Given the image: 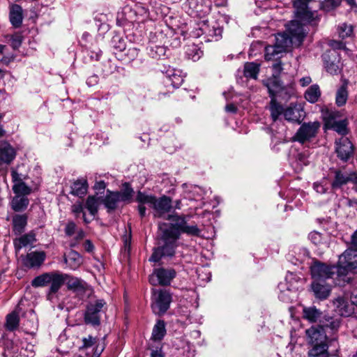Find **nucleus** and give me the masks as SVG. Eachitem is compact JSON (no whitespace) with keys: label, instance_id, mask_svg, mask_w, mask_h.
Segmentation results:
<instances>
[{"label":"nucleus","instance_id":"5","mask_svg":"<svg viewBox=\"0 0 357 357\" xmlns=\"http://www.w3.org/2000/svg\"><path fill=\"white\" fill-rule=\"evenodd\" d=\"M187 216L178 215V214L168 215L167 219L171 220L172 222L168 227L162 229V226L160 229L162 231L173 230L178 233V239L181 233L186 234L189 236H199L201 230L198 228L197 225H188L187 223Z\"/></svg>","mask_w":357,"mask_h":357},{"label":"nucleus","instance_id":"24","mask_svg":"<svg viewBox=\"0 0 357 357\" xmlns=\"http://www.w3.org/2000/svg\"><path fill=\"white\" fill-rule=\"evenodd\" d=\"M100 202L103 204L107 208V212H111L116 209L118 204L121 202L118 191L107 190L106 195L100 198Z\"/></svg>","mask_w":357,"mask_h":357},{"label":"nucleus","instance_id":"19","mask_svg":"<svg viewBox=\"0 0 357 357\" xmlns=\"http://www.w3.org/2000/svg\"><path fill=\"white\" fill-rule=\"evenodd\" d=\"M164 83L167 87L172 86L174 89L178 88L183 82V76L179 70L169 67L165 71Z\"/></svg>","mask_w":357,"mask_h":357},{"label":"nucleus","instance_id":"6","mask_svg":"<svg viewBox=\"0 0 357 357\" xmlns=\"http://www.w3.org/2000/svg\"><path fill=\"white\" fill-rule=\"evenodd\" d=\"M105 336L102 338L89 335L82 338L79 352L90 357H100L105 349Z\"/></svg>","mask_w":357,"mask_h":357},{"label":"nucleus","instance_id":"28","mask_svg":"<svg viewBox=\"0 0 357 357\" xmlns=\"http://www.w3.org/2000/svg\"><path fill=\"white\" fill-rule=\"evenodd\" d=\"M36 241V234L33 231L20 236L13 241L16 252L20 251L22 248L31 245Z\"/></svg>","mask_w":357,"mask_h":357},{"label":"nucleus","instance_id":"23","mask_svg":"<svg viewBox=\"0 0 357 357\" xmlns=\"http://www.w3.org/2000/svg\"><path fill=\"white\" fill-rule=\"evenodd\" d=\"M312 290L316 298L320 300L326 299L331 291V285L325 281L314 280L311 284Z\"/></svg>","mask_w":357,"mask_h":357},{"label":"nucleus","instance_id":"44","mask_svg":"<svg viewBox=\"0 0 357 357\" xmlns=\"http://www.w3.org/2000/svg\"><path fill=\"white\" fill-rule=\"evenodd\" d=\"M284 117L288 121L300 123L301 116L298 109L289 107L284 109Z\"/></svg>","mask_w":357,"mask_h":357},{"label":"nucleus","instance_id":"25","mask_svg":"<svg viewBox=\"0 0 357 357\" xmlns=\"http://www.w3.org/2000/svg\"><path fill=\"white\" fill-rule=\"evenodd\" d=\"M23 10L18 4L12 3L9 6V20L13 26L19 28L23 21Z\"/></svg>","mask_w":357,"mask_h":357},{"label":"nucleus","instance_id":"22","mask_svg":"<svg viewBox=\"0 0 357 357\" xmlns=\"http://www.w3.org/2000/svg\"><path fill=\"white\" fill-rule=\"evenodd\" d=\"M23 265L29 268L40 266L45 259L44 252H31L25 256H21Z\"/></svg>","mask_w":357,"mask_h":357},{"label":"nucleus","instance_id":"40","mask_svg":"<svg viewBox=\"0 0 357 357\" xmlns=\"http://www.w3.org/2000/svg\"><path fill=\"white\" fill-rule=\"evenodd\" d=\"M321 96V91L317 84L310 86L305 93V98L311 103L318 101Z\"/></svg>","mask_w":357,"mask_h":357},{"label":"nucleus","instance_id":"29","mask_svg":"<svg viewBox=\"0 0 357 357\" xmlns=\"http://www.w3.org/2000/svg\"><path fill=\"white\" fill-rule=\"evenodd\" d=\"M88 188L89 185L86 178H78L73 183L70 187V194L82 197L87 193Z\"/></svg>","mask_w":357,"mask_h":357},{"label":"nucleus","instance_id":"11","mask_svg":"<svg viewBox=\"0 0 357 357\" xmlns=\"http://www.w3.org/2000/svg\"><path fill=\"white\" fill-rule=\"evenodd\" d=\"M311 275L314 280L326 281L337 273V265H327L319 261H315L310 266Z\"/></svg>","mask_w":357,"mask_h":357},{"label":"nucleus","instance_id":"20","mask_svg":"<svg viewBox=\"0 0 357 357\" xmlns=\"http://www.w3.org/2000/svg\"><path fill=\"white\" fill-rule=\"evenodd\" d=\"M296 20L291 21L287 25V31L288 35L292 38V40H296L298 42H302L303 38L305 36V32L303 29V24H310L308 22H304L301 21L296 17Z\"/></svg>","mask_w":357,"mask_h":357},{"label":"nucleus","instance_id":"43","mask_svg":"<svg viewBox=\"0 0 357 357\" xmlns=\"http://www.w3.org/2000/svg\"><path fill=\"white\" fill-rule=\"evenodd\" d=\"M282 53L283 52L278 49L275 45L266 46L265 48V59L266 61L277 60Z\"/></svg>","mask_w":357,"mask_h":357},{"label":"nucleus","instance_id":"21","mask_svg":"<svg viewBox=\"0 0 357 357\" xmlns=\"http://www.w3.org/2000/svg\"><path fill=\"white\" fill-rule=\"evenodd\" d=\"M66 284L67 289L78 296L84 294L88 289V284L81 278L73 277L68 274Z\"/></svg>","mask_w":357,"mask_h":357},{"label":"nucleus","instance_id":"7","mask_svg":"<svg viewBox=\"0 0 357 357\" xmlns=\"http://www.w3.org/2000/svg\"><path fill=\"white\" fill-rule=\"evenodd\" d=\"M312 0H294L293 6L295 9V15L298 20L304 22L310 23L311 25L317 24L319 18L317 12L310 11L308 4Z\"/></svg>","mask_w":357,"mask_h":357},{"label":"nucleus","instance_id":"9","mask_svg":"<svg viewBox=\"0 0 357 357\" xmlns=\"http://www.w3.org/2000/svg\"><path fill=\"white\" fill-rule=\"evenodd\" d=\"M340 116V112L329 109L323 111L325 126L342 135H345L347 134V121L345 119H339Z\"/></svg>","mask_w":357,"mask_h":357},{"label":"nucleus","instance_id":"17","mask_svg":"<svg viewBox=\"0 0 357 357\" xmlns=\"http://www.w3.org/2000/svg\"><path fill=\"white\" fill-rule=\"evenodd\" d=\"M154 277L157 278V282L162 286H167L170 284L171 281L176 277V271L173 268H160L155 269L150 281L153 284L154 282Z\"/></svg>","mask_w":357,"mask_h":357},{"label":"nucleus","instance_id":"48","mask_svg":"<svg viewBox=\"0 0 357 357\" xmlns=\"http://www.w3.org/2000/svg\"><path fill=\"white\" fill-rule=\"evenodd\" d=\"M342 0H324L320 3V8L325 12H330L341 4Z\"/></svg>","mask_w":357,"mask_h":357},{"label":"nucleus","instance_id":"42","mask_svg":"<svg viewBox=\"0 0 357 357\" xmlns=\"http://www.w3.org/2000/svg\"><path fill=\"white\" fill-rule=\"evenodd\" d=\"M259 72V65L251 62L246 63L244 66V75L246 77H250L252 79H257V75Z\"/></svg>","mask_w":357,"mask_h":357},{"label":"nucleus","instance_id":"49","mask_svg":"<svg viewBox=\"0 0 357 357\" xmlns=\"http://www.w3.org/2000/svg\"><path fill=\"white\" fill-rule=\"evenodd\" d=\"M285 281L289 284L287 287V290L288 291H294L298 289L296 284L299 282V278H296V275L294 273H288L285 277Z\"/></svg>","mask_w":357,"mask_h":357},{"label":"nucleus","instance_id":"55","mask_svg":"<svg viewBox=\"0 0 357 357\" xmlns=\"http://www.w3.org/2000/svg\"><path fill=\"white\" fill-rule=\"evenodd\" d=\"M107 184L104 181H96L94 184L93 188L96 190V195L98 197L105 192Z\"/></svg>","mask_w":357,"mask_h":357},{"label":"nucleus","instance_id":"14","mask_svg":"<svg viewBox=\"0 0 357 357\" xmlns=\"http://www.w3.org/2000/svg\"><path fill=\"white\" fill-rule=\"evenodd\" d=\"M51 278L49 281L50 288L47 292L48 300L52 301L56 293L59 291L61 287L66 284L68 274L56 271L51 272Z\"/></svg>","mask_w":357,"mask_h":357},{"label":"nucleus","instance_id":"59","mask_svg":"<svg viewBox=\"0 0 357 357\" xmlns=\"http://www.w3.org/2000/svg\"><path fill=\"white\" fill-rule=\"evenodd\" d=\"M76 225L73 221H68L65 227L64 232L66 236H71L75 233Z\"/></svg>","mask_w":357,"mask_h":357},{"label":"nucleus","instance_id":"56","mask_svg":"<svg viewBox=\"0 0 357 357\" xmlns=\"http://www.w3.org/2000/svg\"><path fill=\"white\" fill-rule=\"evenodd\" d=\"M309 238L315 245L320 244L323 241L322 234L315 231L309 234Z\"/></svg>","mask_w":357,"mask_h":357},{"label":"nucleus","instance_id":"15","mask_svg":"<svg viewBox=\"0 0 357 357\" xmlns=\"http://www.w3.org/2000/svg\"><path fill=\"white\" fill-rule=\"evenodd\" d=\"M335 151L342 161H347L354 153V146L347 137H342L335 142Z\"/></svg>","mask_w":357,"mask_h":357},{"label":"nucleus","instance_id":"51","mask_svg":"<svg viewBox=\"0 0 357 357\" xmlns=\"http://www.w3.org/2000/svg\"><path fill=\"white\" fill-rule=\"evenodd\" d=\"M202 52L195 45L188 47L186 50V55L188 59L197 61L201 57Z\"/></svg>","mask_w":357,"mask_h":357},{"label":"nucleus","instance_id":"16","mask_svg":"<svg viewBox=\"0 0 357 357\" xmlns=\"http://www.w3.org/2000/svg\"><path fill=\"white\" fill-rule=\"evenodd\" d=\"M16 150L6 141L0 142V169L10 165L16 157Z\"/></svg>","mask_w":357,"mask_h":357},{"label":"nucleus","instance_id":"39","mask_svg":"<svg viewBox=\"0 0 357 357\" xmlns=\"http://www.w3.org/2000/svg\"><path fill=\"white\" fill-rule=\"evenodd\" d=\"M165 334V323L163 320H158L153 326L152 339L155 341H160L164 337Z\"/></svg>","mask_w":357,"mask_h":357},{"label":"nucleus","instance_id":"35","mask_svg":"<svg viewBox=\"0 0 357 357\" xmlns=\"http://www.w3.org/2000/svg\"><path fill=\"white\" fill-rule=\"evenodd\" d=\"M293 40L288 35L287 33H279L275 36V45L278 49L281 50L283 52H286L287 49L292 45Z\"/></svg>","mask_w":357,"mask_h":357},{"label":"nucleus","instance_id":"41","mask_svg":"<svg viewBox=\"0 0 357 357\" xmlns=\"http://www.w3.org/2000/svg\"><path fill=\"white\" fill-rule=\"evenodd\" d=\"M118 194L121 202H130L133 197L134 190L129 183H124L122 190L118 191Z\"/></svg>","mask_w":357,"mask_h":357},{"label":"nucleus","instance_id":"58","mask_svg":"<svg viewBox=\"0 0 357 357\" xmlns=\"http://www.w3.org/2000/svg\"><path fill=\"white\" fill-rule=\"evenodd\" d=\"M189 6L194 10L196 13H200L204 12L203 5L199 4L198 0H188Z\"/></svg>","mask_w":357,"mask_h":357},{"label":"nucleus","instance_id":"18","mask_svg":"<svg viewBox=\"0 0 357 357\" xmlns=\"http://www.w3.org/2000/svg\"><path fill=\"white\" fill-rule=\"evenodd\" d=\"M333 173L334 178L331 183V186L334 191L342 188V186L357 178L356 174L352 175L347 172H342L339 169L334 170Z\"/></svg>","mask_w":357,"mask_h":357},{"label":"nucleus","instance_id":"27","mask_svg":"<svg viewBox=\"0 0 357 357\" xmlns=\"http://www.w3.org/2000/svg\"><path fill=\"white\" fill-rule=\"evenodd\" d=\"M264 84L267 87L271 98H275L276 95L284 89L283 84L278 77L271 76L264 81Z\"/></svg>","mask_w":357,"mask_h":357},{"label":"nucleus","instance_id":"36","mask_svg":"<svg viewBox=\"0 0 357 357\" xmlns=\"http://www.w3.org/2000/svg\"><path fill=\"white\" fill-rule=\"evenodd\" d=\"M268 109L271 112V117L273 122H276L279 120L282 114L284 115V109L282 105L276 100L275 97L271 98Z\"/></svg>","mask_w":357,"mask_h":357},{"label":"nucleus","instance_id":"2","mask_svg":"<svg viewBox=\"0 0 357 357\" xmlns=\"http://www.w3.org/2000/svg\"><path fill=\"white\" fill-rule=\"evenodd\" d=\"M356 268H357V250L349 248L339 256L335 284L339 286L349 284L351 282V278L348 276V273Z\"/></svg>","mask_w":357,"mask_h":357},{"label":"nucleus","instance_id":"30","mask_svg":"<svg viewBox=\"0 0 357 357\" xmlns=\"http://www.w3.org/2000/svg\"><path fill=\"white\" fill-rule=\"evenodd\" d=\"M334 305L342 317H349L354 312L353 304H349L343 297H337L334 301Z\"/></svg>","mask_w":357,"mask_h":357},{"label":"nucleus","instance_id":"46","mask_svg":"<svg viewBox=\"0 0 357 357\" xmlns=\"http://www.w3.org/2000/svg\"><path fill=\"white\" fill-rule=\"evenodd\" d=\"M50 277L51 272L43 273L33 278L31 281V285L33 287H45L49 284Z\"/></svg>","mask_w":357,"mask_h":357},{"label":"nucleus","instance_id":"37","mask_svg":"<svg viewBox=\"0 0 357 357\" xmlns=\"http://www.w3.org/2000/svg\"><path fill=\"white\" fill-rule=\"evenodd\" d=\"M101 197L96 195H89L85 202L84 207L89 211L91 215H96L98 211L99 203L100 202Z\"/></svg>","mask_w":357,"mask_h":357},{"label":"nucleus","instance_id":"52","mask_svg":"<svg viewBox=\"0 0 357 357\" xmlns=\"http://www.w3.org/2000/svg\"><path fill=\"white\" fill-rule=\"evenodd\" d=\"M150 55L153 57V58H155V59H158V58H160L162 56H164L165 54V48L162 46H158V45H155V46H151L150 47Z\"/></svg>","mask_w":357,"mask_h":357},{"label":"nucleus","instance_id":"60","mask_svg":"<svg viewBox=\"0 0 357 357\" xmlns=\"http://www.w3.org/2000/svg\"><path fill=\"white\" fill-rule=\"evenodd\" d=\"M72 212L76 215L78 216L80 213H85L84 211V206L82 202H78L74 204L72 206Z\"/></svg>","mask_w":357,"mask_h":357},{"label":"nucleus","instance_id":"63","mask_svg":"<svg viewBox=\"0 0 357 357\" xmlns=\"http://www.w3.org/2000/svg\"><path fill=\"white\" fill-rule=\"evenodd\" d=\"M139 205L137 206V209L139 213V215L142 218L145 217L146 215V207L144 206V204H146V203L144 202H138Z\"/></svg>","mask_w":357,"mask_h":357},{"label":"nucleus","instance_id":"1","mask_svg":"<svg viewBox=\"0 0 357 357\" xmlns=\"http://www.w3.org/2000/svg\"><path fill=\"white\" fill-rule=\"evenodd\" d=\"M306 342L310 347L309 357H329V338L321 326H311L305 330Z\"/></svg>","mask_w":357,"mask_h":357},{"label":"nucleus","instance_id":"47","mask_svg":"<svg viewBox=\"0 0 357 357\" xmlns=\"http://www.w3.org/2000/svg\"><path fill=\"white\" fill-rule=\"evenodd\" d=\"M20 322V318L16 312H12L6 317V327L8 331L15 330Z\"/></svg>","mask_w":357,"mask_h":357},{"label":"nucleus","instance_id":"50","mask_svg":"<svg viewBox=\"0 0 357 357\" xmlns=\"http://www.w3.org/2000/svg\"><path fill=\"white\" fill-rule=\"evenodd\" d=\"M353 33V26L346 23L341 24L338 26V33L340 37L345 38L351 36Z\"/></svg>","mask_w":357,"mask_h":357},{"label":"nucleus","instance_id":"32","mask_svg":"<svg viewBox=\"0 0 357 357\" xmlns=\"http://www.w3.org/2000/svg\"><path fill=\"white\" fill-rule=\"evenodd\" d=\"M27 225V215H15L13 217V231L15 235H20Z\"/></svg>","mask_w":357,"mask_h":357},{"label":"nucleus","instance_id":"33","mask_svg":"<svg viewBox=\"0 0 357 357\" xmlns=\"http://www.w3.org/2000/svg\"><path fill=\"white\" fill-rule=\"evenodd\" d=\"M29 200L26 196L15 195L10 202L12 209L15 212H21L26 209Z\"/></svg>","mask_w":357,"mask_h":357},{"label":"nucleus","instance_id":"61","mask_svg":"<svg viewBox=\"0 0 357 357\" xmlns=\"http://www.w3.org/2000/svg\"><path fill=\"white\" fill-rule=\"evenodd\" d=\"M324 181L320 183H314L313 185L314 189L320 194H324L327 192L328 187L326 186V183H324Z\"/></svg>","mask_w":357,"mask_h":357},{"label":"nucleus","instance_id":"12","mask_svg":"<svg viewBox=\"0 0 357 357\" xmlns=\"http://www.w3.org/2000/svg\"><path fill=\"white\" fill-rule=\"evenodd\" d=\"M324 66L326 70L331 75H337L341 73L342 63L339 54L335 50H329L322 55Z\"/></svg>","mask_w":357,"mask_h":357},{"label":"nucleus","instance_id":"53","mask_svg":"<svg viewBox=\"0 0 357 357\" xmlns=\"http://www.w3.org/2000/svg\"><path fill=\"white\" fill-rule=\"evenodd\" d=\"M11 177H12V181L13 182V183L16 184V183L24 181V180L26 179L27 176L26 174L19 173L17 171V169L12 168L11 169Z\"/></svg>","mask_w":357,"mask_h":357},{"label":"nucleus","instance_id":"38","mask_svg":"<svg viewBox=\"0 0 357 357\" xmlns=\"http://www.w3.org/2000/svg\"><path fill=\"white\" fill-rule=\"evenodd\" d=\"M340 326V321L339 319L324 314L321 324L317 326H321L325 331L324 328H330L331 331H337Z\"/></svg>","mask_w":357,"mask_h":357},{"label":"nucleus","instance_id":"62","mask_svg":"<svg viewBox=\"0 0 357 357\" xmlns=\"http://www.w3.org/2000/svg\"><path fill=\"white\" fill-rule=\"evenodd\" d=\"M150 357H165V353L161 347L157 348L151 351Z\"/></svg>","mask_w":357,"mask_h":357},{"label":"nucleus","instance_id":"64","mask_svg":"<svg viewBox=\"0 0 357 357\" xmlns=\"http://www.w3.org/2000/svg\"><path fill=\"white\" fill-rule=\"evenodd\" d=\"M351 248L357 250V230L351 236Z\"/></svg>","mask_w":357,"mask_h":357},{"label":"nucleus","instance_id":"3","mask_svg":"<svg viewBox=\"0 0 357 357\" xmlns=\"http://www.w3.org/2000/svg\"><path fill=\"white\" fill-rule=\"evenodd\" d=\"M161 240L163 245L153 249L149 261L158 262L164 257H171L174 255L177 247L178 233L173 230L162 231Z\"/></svg>","mask_w":357,"mask_h":357},{"label":"nucleus","instance_id":"10","mask_svg":"<svg viewBox=\"0 0 357 357\" xmlns=\"http://www.w3.org/2000/svg\"><path fill=\"white\" fill-rule=\"evenodd\" d=\"M171 294L165 289L154 290L152 296L151 308L155 314H165L172 302Z\"/></svg>","mask_w":357,"mask_h":357},{"label":"nucleus","instance_id":"26","mask_svg":"<svg viewBox=\"0 0 357 357\" xmlns=\"http://www.w3.org/2000/svg\"><path fill=\"white\" fill-rule=\"evenodd\" d=\"M303 318L310 323L319 322L322 320L324 314L315 306L303 307L302 312Z\"/></svg>","mask_w":357,"mask_h":357},{"label":"nucleus","instance_id":"13","mask_svg":"<svg viewBox=\"0 0 357 357\" xmlns=\"http://www.w3.org/2000/svg\"><path fill=\"white\" fill-rule=\"evenodd\" d=\"M320 128L318 121L303 123L295 135V139L302 144L314 137Z\"/></svg>","mask_w":357,"mask_h":357},{"label":"nucleus","instance_id":"31","mask_svg":"<svg viewBox=\"0 0 357 357\" xmlns=\"http://www.w3.org/2000/svg\"><path fill=\"white\" fill-rule=\"evenodd\" d=\"M64 261L72 270L77 269L83 262L82 256L75 250H70L65 257Z\"/></svg>","mask_w":357,"mask_h":357},{"label":"nucleus","instance_id":"8","mask_svg":"<svg viewBox=\"0 0 357 357\" xmlns=\"http://www.w3.org/2000/svg\"><path fill=\"white\" fill-rule=\"evenodd\" d=\"M106 302L103 299H98L89 303L84 312V320L86 324L98 326L100 324L102 314L104 313L103 307Z\"/></svg>","mask_w":357,"mask_h":357},{"label":"nucleus","instance_id":"4","mask_svg":"<svg viewBox=\"0 0 357 357\" xmlns=\"http://www.w3.org/2000/svg\"><path fill=\"white\" fill-rule=\"evenodd\" d=\"M136 201L149 204L154 211L153 215L158 218L162 217L169 213L172 208V199L165 195L157 198L155 196L138 191Z\"/></svg>","mask_w":357,"mask_h":357},{"label":"nucleus","instance_id":"45","mask_svg":"<svg viewBox=\"0 0 357 357\" xmlns=\"http://www.w3.org/2000/svg\"><path fill=\"white\" fill-rule=\"evenodd\" d=\"M13 191L15 195L26 196L32 192V188L27 185L24 181L20 182L13 185Z\"/></svg>","mask_w":357,"mask_h":357},{"label":"nucleus","instance_id":"54","mask_svg":"<svg viewBox=\"0 0 357 357\" xmlns=\"http://www.w3.org/2000/svg\"><path fill=\"white\" fill-rule=\"evenodd\" d=\"M23 37L20 33H15L11 36L10 43L13 49L19 48L22 43Z\"/></svg>","mask_w":357,"mask_h":357},{"label":"nucleus","instance_id":"57","mask_svg":"<svg viewBox=\"0 0 357 357\" xmlns=\"http://www.w3.org/2000/svg\"><path fill=\"white\" fill-rule=\"evenodd\" d=\"M282 66L283 64L280 61H276L272 66V76L280 77V75L283 70Z\"/></svg>","mask_w":357,"mask_h":357},{"label":"nucleus","instance_id":"34","mask_svg":"<svg viewBox=\"0 0 357 357\" xmlns=\"http://www.w3.org/2000/svg\"><path fill=\"white\" fill-rule=\"evenodd\" d=\"M342 81V84L337 89L335 96V103L339 107L344 105L348 98V81L347 79Z\"/></svg>","mask_w":357,"mask_h":357}]
</instances>
